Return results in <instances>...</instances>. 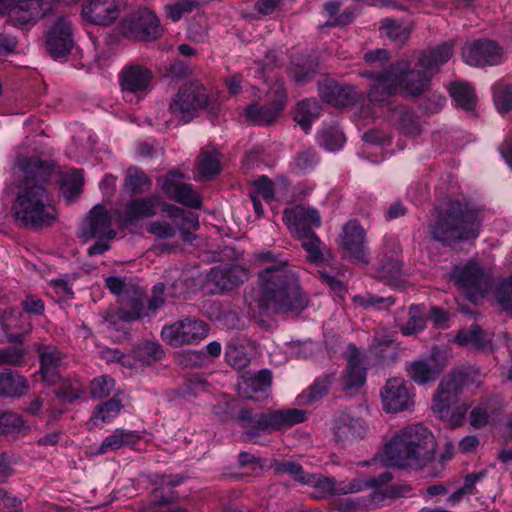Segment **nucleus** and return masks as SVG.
<instances>
[{"instance_id": "nucleus-1", "label": "nucleus", "mask_w": 512, "mask_h": 512, "mask_svg": "<svg viewBox=\"0 0 512 512\" xmlns=\"http://www.w3.org/2000/svg\"><path fill=\"white\" fill-rule=\"evenodd\" d=\"M256 260L267 263L259 271L257 290L245 294L249 316L260 326H266L265 316L281 312H301L307 308L309 299L300 284L298 272L281 253L263 250Z\"/></svg>"}, {"instance_id": "nucleus-2", "label": "nucleus", "mask_w": 512, "mask_h": 512, "mask_svg": "<svg viewBox=\"0 0 512 512\" xmlns=\"http://www.w3.org/2000/svg\"><path fill=\"white\" fill-rule=\"evenodd\" d=\"M452 49V43H444L426 50L415 65L416 69H412L407 60H401L379 73L363 72L361 76L371 80L369 100L383 102L396 95L399 90L411 96L424 93L429 87L431 77L452 56Z\"/></svg>"}, {"instance_id": "nucleus-3", "label": "nucleus", "mask_w": 512, "mask_h": 512, "mask_svg": "<svg viewBox=\"0 0 512 512\" xmlns=\"http://www.w3.org/2000/svg\"><path fill=\"white\" fill-rule=\"evenodd\" d=\"M23 187L12 204V212L24 227L42 228L52 225L57 216L55 206L42 183L51 173V165L36 157L21 163Z\"/></svg>"}, {"instance_id": "nucleus-4", "label": "nucleus", "mask_w": 512, "mask_h": 512, "mask_svg": "<svg viewBox=\"0 0 512 512\" xmlns=\"http://www.w3.org/2000/svg\"><path fill=\"white\" fill-rule=\"evenodd\" d=\"M436 441L434 435L422 424H413L399 430L384 448L388 465L422 469L434 458Z\"/></svg>"}, {"instance_id": "nucleus-5", "label": "nucleus", "mask_w": 512, "mask_h": 512, "mask_svg": "<svg viewBox=\"0 0 512 512\" xmlns=\"http://www.w3.org/2000/svg\"><path fill=\"white\" fill-rule=\"evenodd\" d=\"M482 213L463 207L458 201H448L438 208L437 216L429 224L431 236L444 245L478 237Z\"/></svg>"}, {"instance_id": "nucleus-6", "label": "nucleus", "mask_w": 512, "mask_h": 512, "mask_svg": "<svg viewBox=\"0 0 512 512\" xmlns=\"http://www.w3.org/2000/svg\"><path fill=\"white\" fill-rule=\"evenodd\" d=\"M305 419L306 412L297 408L266 412L241 409L237 417L239 425L244 429L242 439L255 444L260 443L259 439L262 435L289 428L304 422Z\"/></svg>"}, {"instance_id": "nucleus-7", "label": "nucleus", "mask_w": 512, "mask_h": 512, "mask_svg": "<svg viewBox=\"0 0 512 512\" xmlns=\"http://www.w3.org/2000/svg\"><path fill=\"white\" fill-rule=\"evenodd\" d=\"M164 291L165 286L163 283H158L153 287L152 297L148 301L147 309H145L143 302V292L139 288L137 296L132 297L129 303L122 304V308L119 309L116 313L110 316L109 323L111 325H116L117 323H129L131 321L138 320L145 316H151L160 309L165 300H164Z\"/></svg>"}, {"instance_id": "nucleus-8", "label": "nucleus", "mask_w": 512, "mask_h": 512, "mask_svg": "<svg viewBox=\"0 0 512 512\" xmlns=\"http://www.w3.org/2000/svg\"><path fill=\"white\" fill-rule=\"evenodd\" d=\"M208 102L205 87L198 81L183 85L170 102V111L185 123L191 121Z\"/></svg>"}, {"instance_id": "nucleus-9", "label": "nucleus", "mask_w": 512, "mask_h": 512, "mask_svg": "<svg viewBox=\"0 0 512 512\" xmlns=\"http://www.w3.org/2000/svg\"><path fill=\"white\" fill-rule=\"evenodd\" d=\"M120 31L132 39L154 40L162 35L163 29L154 12L141 8L122 20Z\"/></svg>"}, {"instance_id": "nucleus-10", "label": "nucleus", "mask_w": 512, "mask_h": 512, "mask_svg": "<svg viewBox=\"0 0 512 512\" xmlns=\"http://www.w3.org/2000/svg\"><path fill=\"white\" fill-rule=\"evenodd\" d=\"M118 215L117 210H108L100 204L94 206L80 227L79 237L84 240L115 238L117 233L113 227V221L118 218Z\"/></svg>"}, {"instance_id": "nucleus-11", "label": "nucleus", "mask_w": 512, "mask_h": 512, "mask_svg": "<svg viewBox=\"0 0 512 512\" xmlns=\"http://www.w3.org/2000/svg\"><path fill=\"white\" fill-rule=\"evenodd\" d=\"M467 379L468 375L460 371L442 378L432 400V410L440 418L448 416L451 406L458 401L459 395L463 392Z\"/></svg>"}, {"instance_id": "nucleus-12", "label": "nucleus", "mask_w": 512, "mask_h": 512, "mask_svg": "<svg viewBox=\"0 0 512 512\" xmlns=\"http://www.w3.org/2000/svg\"><path fill=\"white\" fill-rule=\"evenodd\" d=\"M208 331V325L204 321L187 318L164 326L161 337L167 344L179 347L205 338Z\"/></svg>"}, {"instance_id": "nucleus-13", "label": "nucleus", "mask_w": 512, "mask_h": 512, "mask_svg": "<svg viewBox=\"0 0 512 512\" xmlns=\"http://www.w3.org/2000/svg\"><path fill=\"white\" fill-rule=\"evenodd\" d=\"M451 279L470 300L482 297L489 285V278L484 274L482 268L474 262L454 266Z\"/></svg>"}, {"instance_id": "nucleus-14", "label": "nucleus", "mask_w": 512, "mask_h": 512, "mask_svg": "<svg viewBox=\"0 0 512 512\" xmlns=\"http://www.w3.org/2000/svg\"><path fill=\"white\" fill-rule=\"evenodd\" d=\"M303 484L310 485L315 489L313 493L316 498H325L329 496H342L363 491L364 483L359 479H353L349 482L336 481L334 478L326 477L322 474H307L303 478Z\"/></svg>"}, {"instance_id": "nucleus-15", "label": "nucleus", "mask_w": 512, "mask_h": 512, "mask_svg": "<svg viewBox=\"0 0 512 512\" xmlns=\"http://www.w3.org/2000/svg\"><path fill=\"white\" fill-rule=\"evenodd\" d=\"M466 64L475 67L498 65L503 60L502 48L494 41L481 39L466 43L462 49Z\"/></svg>"}, {"instance_id": "nucleus-16", "label": "nucleus", "mask_w": 512, "mask_h": 512, "mask_svg": "<svg viewBox=\"0 0 512 512\" xmlns=\"http://www.w3.org/2000/svg\"><path fill=\"white\" fill-rule=\"evenodd\" d=\"M446 365V360L438 348H433L427 357L409 362L406 365L408 376L418 385L434 381Z\"/></svg>"}, {"instance_id": "nucleus-17", "label": "nucleus", "mask_w": 512, "mask_h": 512, "mask_svg": "<svg viewBox=\"0 0 512 512\" xmlns=\"http://www.w3.org/2000/svg\"><path fill=\"white\" fill-rule=\"evenodd\" d=\"M365 242V230L357 221L351 220L343 227L341 245L345 257L351 262L364 265L368 264L369 252Z\"/></svg>"}, {"instance_id": "nucleus-18", "label": "nucleus", "mask_w": 512, "mask_h": 512, "mask_svg": "<svg viewBox=\"0 0 512 512\" xmlns=\"http://www.w3.org/2000/svg\"><path fill=\"white\" fill-rule=\"evenodd\" d=\"M161 189L170 199L184 206L201 208L202 200L199 194L194 191L192 185L183 182V174L178 171H171L163 177Z\"/></svg>"}, {"instance_id": "nucleus-19", "label": "nucleus", "mask_w": 512, "mask_h": 512, "mask_svg": "<svg viewBox=\"0 0 512 512\" xmlns=\"http://www.w3.org/2000/svg\"><path fill=\"white\" fill-rule=\"evenodd\" d=\"M283 221L289 231L298 238L306 236L307 234L314 232V228L320 227L321 216L314 208L297 205L285 209Z\"/></svg>"}, {"instance_id": "nucleus-20", "label": "nucleus", "mask_w": 512, "mask_h": 512, "mask_svg": "<svg viewBox=\"0 0 512 512\" xmlns=\"http://www.w3.org/2000/svg\"><path fill=\"white\" fill-rule=\"evenodd\" d=\"M383 409L388 413L408 410L413 406V394L402 378L389 379L381 390Z\"/></svg>"}, {"instance_id": "nucleus-21", "label": "nucleus", "mask_w": 512, "mask_h": 512, "mask_svg": "<svg viewBox=\"0 0 512 512\" xmlns=\"http://www.w3.org/2000/svg\"><path fill=\"white\" fill-rule=\"evenodd\" d=\"M272 376L268 370L245 372L237 383L239 396L243 399L262 401L269 396Z\"/></svg>"}, {"instance_id": "nucleus-22", "label": "nucleus", "mask_w": 512, "mask_h": 512, "mask_svg": "<svg viewBox=\"0 0 512 512\" xmlns=\"http://www.w3.org/2000/svg\"><path fill=\"white\" fill-rule=\"evenodd\" d=\"M0 326L4 339L9 343H21L32 331V323L27 315L16 309H7L0 316Z\"/></svg>"}, {"instance_id": "nucleus-23", "label": "nucleus", "mask_w": 512, "mask_h": 512, "mask_svg": "<svg viewBox=\"0 0 512 512\" xmlns=\"http://www.w3.org/2000/svg\"><path fill=\"white\" fill-rule=\"evenodd\" d=\"M321 99L335 107H344L363 99V93L354 85H341L327 80L319 86Z\"/></svg>"}, {"instance_id": "nucleus-24", "label": "nucleus", "mask_w": 512, "mask_h": 512, "mask_svg": "<svg viewBox=\"0 0 512 512\" xmlns=\"http://www.w3.org/2000/svg\"><path fill=\"white\" fill-rule=\"evenodd\" d=\"M153 78L150 69L145 66L132 64L123 68L120 73V86L125 97L145 93Z\"/></svg>"}, {"instance_id": "nucleus-25", "label": "nucleus", "mask_w": 512, "mask_h": 512, "mask_svg": "<svg viewBox=\"0 0 512 512\" xmlns=\"http://www.w3.org/2000/svg\"><path fill=\"white\" fill-rule=\"evenodd\" d=\"M118 0H88L82 7L84 18L96 25H109L119 16Z\"/></svg>"}, {"instance_id": "nucleus-26", "label": "nucleus", "mask_w": 512, "mask_h": 512, "mask_svg": "<svg viewBox=\"0 0 512 512\" xmlns=\"http://www.w3.org/2000/svg\"><path fill=\"white\" fill-rule=\"evenodd\" d=\"M160 205L161 198L158 195L136 198L125 206L123 212H119L118 219L124 225L133 224L140 219L156 215Z\"/></svg>"}, {"instance_id": "nucleus-27", "label": "nucleus", "mask_w": 512, "mask_h": 512, "mask_svg": "<svg viewBox=\"0 0 512 512\" xmlns=\"http://www.w3.org/2000/svg\"><path fill=\"white\" fill-rule=\"evenodd\" d=\"M276 99L267 105L252 104L246 108L247 118L256 125L271 124L283 110L286 102V93L281 85L275 89Z\"/></svg>"}, {"instance_id": "nucleus-28", "label": "nucleus", "mask_w": 512, "mask_h": 512, "mask_svg": "<svg viewBox=\"0 0 512 512\" xmlns=\"http://www.w3.org/2000/svg\"><path fill=\"white\" fill-rule=\"evenodd\" d=\"M71 23L66 18H60L50 29L46 46L53 58L66 56L72 48Z\"/></svg>"}, {"instance_id": "nucleus-29", "label": "nucleus", "mask_w": 512, "mask_h": 512, "mask_svg": "<svg viewBox=\"0 0 512 512\" xmlns=\"http://www.w3.org/2000/svg\"><path fill=\"white\" fill-rule=\"evenodd\" d=\"M347 369L344 379V388L352 389L364 384L366 380V356L353 344L347 348Z\"/></svg>"}, {"instance_id": "nucleus-30", "label": "nucleus", "mask_w": 512, "mask_h": 512, "mask_svg": "<svg viewBox=\"0 0 512 512\" xmlns=\"http://www.w3.org/2000/svg\"><path fill=\"white\" fill-rule=\"evenodd\" d=\"M40 357V372L42 378L47 384L54 385L61 380L58 367L61 363L62 355L53 345H42L38 348Z\"/></svg>"}, {"instance_id": "nucleus-31", "label": "nucleus", "mask_w": 512, "mask_h": 512, "mask_svg": "<svg viewBox=\"0 0 512 512\" xmlns=\"http://www.w3.org/2000/svg\"><path fill=\"white\" fill-rule=\"evenodd\" d=\"M29 391L27 379L16 371L0 372V398H19Z\"/></svg>"}, {"instance_id": "nucleus-32", "label": "nucleus", "mask_w": 512, "mask_h": 512, "mask_svg": "<svg viewBox=\"0 0 512 512\" xmlns=\"http://www.w3.org/2000/svg\"><path fill=\"white\" fill-rule=\"evenodd\" d=\"M333 431L338 441H345L362 436L364 427L360 419L342 413L335 419Z\"/></svg>"}, {"instance_id": "nucleus-33", "label": "nucleus", "mask_w": 512, "mask_h": 512, "mask_svg": "<svg viewBox=\"0 0 512 512\" xmlns=\"http://www.w3.org/2000/svg\"><path fill=\"white\" fill-rule=\"evenodd\" d=\"M384 501V494L373 490L369 496L349 497L342 500L336 507L339 512H357L363 509H372Z\"/></svg>"}, {"instance_id": "nucleus-34", "label": "nucleus", "mask_w": 512, "mask_h": 512, "mask_svg": "<svg viewBox=\"0 0 512 512\" xmlns=\"http://www.w3.org/2000/svg\"><path fill=\"white\" fill-rule=\"evenodd\" d=\"M320 112L321 106L316 100L305 99L297 104L294 119L308 133L311 123L319 117Z\"/></svg>"}, {"instance_id": "nucleus-35", "label": "nucleus", "mask_w": 512, "mask_h": 512, "mask_svg": "<svg viewBox=\"0 0 512 512\" xmlns=\"http://www.w3.org/2000/svg\"><path fill=\"white\" fill-rule=\"evenodd\" d=\"M106 287L109 291L118 296L122 304H127L132 297H136L139 287L133 284L131 281H127L126 278L118 276H109L105 279ZM122 306L120 307V309Z\"/></svg>"}, {"instance_id": "nucleus-36", "label": "nucleus", "mask_w": 512, "mask_h": 512, "mask_svg": "<svg viewBox=\"0 0 512 512\" xmlns=\"http://www.w3.org/2000/svg\"><path fill=\"white\" fill-rule=\"evenodd\" d=\"M450 95L456 104L464 110H473L477 98L474 89L466 82L456 81L450 85Z\"/></svg>"}, {"instance_id": "nucleus-37", "label": "nucleus", "mask_w": 512, "mask_h": 512, "mask_svg": "<svg viewBox=\"0 0 512 512\" xmlns=\"http://www.w3.org/2000/svg\"><path fill=\"white\" fill-rule=\"evenodd\" d=\"M395 125L407 136H418L422 132L420 119L414 112L405 108H400L395 112Z\"/></svg>"}, {"instance_id": "nucleus-38", "label": "nucleus", "mask_w": 512, "mask_h": 512, "mask_svg": "<svg viewBox=\"0 0 512 512\" xmlns=\"http://www.w3.org/2000/svg\"><path fill=\"white\" fill-rule=\"evenodd\" d=\"M198 169L204 179L219 174L221 170L219 153L214 149H203L198 157Z\"/></svg>"}, {"instance_id": "nucleus-39", "label": "nucleus", "mask_w": 512, "mask_h": 512, "mask_svg": "<svg viewBox=\"0 0 512 512\" xmlns=\"http://www.w3.org/2000/svg\"><path fill=\"white\" fill-rule=\"evenodd\" d=\"M346 139L343 131L338 125L325 126L318 134L320 146L328 151H337L341 149Z\"/></svg>"}, {"instance_id": "nucleus-40", "label": "nucleus", "mask_w": 512, "mask_h": 512, "mask_svg": "<svg viewBox=\"0 0 512 512\" xmlns=\"http://www.w3.org/2000/svg\"><path fill=\"white\" fill-rule=\"evenodd\" d=\"M164 210L167 211L168 216L174 221L177 229H192L199 228L198 215L193 212H185L183 209L175 205H164Z\"/></svg>"}, {"instance_id": "nucleus-41", "label": "nucleus", "mask_w": 512, "mask_h": 512, "mask_svg": "<svg viewBox=\"0 0 512 512\" xmlns=\"http://www.w3.org/2000/svg\"><path fill=\"white\" fill-rule=\"evenodd\" d=\"M455 340L459 345L469 346L475 349L484 347L489 341L478 325H471L469 329L459 331Z\"/></svg>"}, {"instance_id": "nucleus-42", "label": "nucleus", "mask_w": 512, "mask_h": 512, "mask_svg": "<svg viewBox=\"0 0 512 512\" xmlns=\"http://www.w3.org/2000/svg\"><path fill=\"white\" fill-rule=\"evenodd\" d=\"M135 437L134 432L116 429L102 441L99 449L100 453L117 450L124 445H129L134 442Z\"/></svg>"}, {"instance_id": "nucleus-43", "label": "nucleus", "mask_w": 512, "mask_h": 512, "mask_svg": "<svg viewBox=\"0 0 512 512\" xmlns=\"http://www.w3.org/2000/svg\"><path fill=\"white\" fill-rule=\"evenodd\" d=\"M380 29L387 38L397 44H403L409 38L411 31L408 25L388 18L382 21Z\"/></svg>"}, {"instance_id": "nucleus-44", "label": "nucleus", "mask_w": 512, "mask_h": 512, "mask_svg": "<svg viewBox=\"0 0 512 512\" xmlns=\"http://www.w3.org/2000/svg\"><path fill=\"white\" fill-rule=\"evenodd\" d=\"M197 6V0H172L165 5L164 12L168 19L173 22H178L184 15L191 13Z\"/></svg>"}, {"instance_id": "nucleus-45", "label": "nucleus", "mask_w": 512, "mask_h": 512, "mask_svg": "<svg viewBox=\"0 0 512 512\" xmlns=\"http://www.w3.org/2000/svg\"><path fill=\"white\" fill-rule=\"evenodd\" d=\"M82 186L83 176L81 172L72 170L64 177L61 184V192L68 201H72L80 194Z\"/></svg>"}, {"instance_id": "nucleus-46", "label": "nucleus", "mask_w": 512, "mask_h": 512, "mask_svg": "<svg viewBox=\"0 0 512 512\" xmlns=\"http://www.w3.org/2000/svg\"><path fill=\"white\" fill-rule=\"evenodd\" d=\"M493 100L496 109L501 113H508L512 110V86L497 83L493 86Z\"/></svg>"}, {"instance_id": "nucleus-47", "label": "nucleus", "mask_w": 512, "mask_h": 512, "mask_svg": "<svg viewBox=\"0 0 512 512\" xmlns=\"http://www.w3.org/2000/svg\"><path fill=\"white\" fill-rule=\"evenodd\" d=\"M121 409L122 404L120 400L112 398L102 404H99L96 407L91 420L94 422V424H97L98 420H101L104 423L109 422L120 413Z\"/></svg>"}, {"instance_id": "nucleus-48", "label": "nucleus", "mask_w": 512, "mask_h": 512, "mask_svg": "<svg viewBox=\"0 0 512 512\" xmlns=\"http://www.w3.org/2000/svg\"><path fill=\"white\" fill-rule=\"evenodd\" d=\"M151 181L146 174L137 169L129 168L125 179V187L132 193H140L150 188Z\"/></svg>"}, {"instance_id": "nucleus-49", "label": "nucleus", "mask_w": 512, "mask_h": 512, "mask_svg": "<svg viewBox=\"0 0 512 512\" xmlns=\"http://www.w3.org/2000/svg\"><path fill=\"white\" fill-rule=\"evenodd\" d=\"M298 239L301 240V246L307 252L310 262L319 264L323 261L324 256L321 250V241L315 232L298 237Z\"/></svg>"}, {"instance_id": "nucleus-50", "label": "nucleus", "mask_w": 512, "mask_h": 512, "mask_svg": "<svg viewBox=\"0 0 512 512\" xmlns=\"http://www.w3.org/2000/svg\"><path fill=\"white\" fill-rule=\"evenodd\" d=\"M330 382V376L317 379L314 384L309 387L308 391L301 396L303 403L314 404L319 401L328 393Z\"/></svg>"}, {"instance_id": "nucleus-51", "label": "nucleus", "mask_w": 512, "mask_h": 512, "mask_svg": "<svg viewBox=\"0 0 512 512\" xmlns=\"http://www.w3.org/2000/svg\"><path fill=\"white\" fill-rule=\"evenodd\" d=\"M226 274V265L215 266L210 269V271L207 274V284H212L214 286L209 289L211 293H219L230 287L229 280Z\"/></svg>"}, {"instance_id": "nucleus-52", "label": "nucleus", "mask_w": 512, "mask_h": 512, "mask_svg": "<svg viewBox=\"0 0 512 512\" xmlns=\"http://www.w3.org/2000/svg\"><path fill=\"white\" fill-rule=\"evenodd\" d=\"M425 328V319L417 306H411L409 309L408 321L400 327V331L405 336L415 335Z\"/></svg>"}, {"instance_id": "nucleus-53", "label": "nucleus", "mask_w": 512, "mask_h": 512, "mask_svg": "<svg viewBox=\"0 0 512 512\" xmlns=\"http://www.w3.org/2000/svg\"><path fill=\"white\" fill-rule=\"evenodd\" d=\"M272 468L275 473L279 475L288 474L301 483H303V478L308 474L303 471L300 464L289 460H276L272 463Z\"/></svg>"}, {"instance_id": "nucleus-54", "label": "nucleus", "mask_w": 512, "mask_h": 512, "mask_svg": "<svg viewBox=\"0 0 512 512\" xmlns=\"http://www.w3.org/2000/svg\"><path fill=\"white\" fill-rule=\"evenodd\" d=\"M82 392L83 385L79 380L65 379L62 380L61 387L56 391V395L58 398L71 403L77 400Z\"/></svg>"}, {"instance_id": "nucleus-55", "label": "nucleus", "mask_w": 512, "mask_h": 512, "mask_svg": "<svg viewBox=\"0 0 512 512\" xmlns=\"http://www.w3.org/2000/svg\"><path fill=\"white\" fill-rule=\"evenodd\" d=\"M26 429L23 418L13 412H0V434L20 432Z\"/></svg>"}, {"instance_id": "nucleus-56", "label": "nucleus", "mask_w": 512, "mask_h": 512, "mask_svg": "<svg viewBox=\"0 0 512 512\" xmlns=\"http://www.w3.org/2000/svg\"><path fill=\"white\" fill-rule=\"evenodd\" d=\"M147 232L160 239H171L177 234V226L174 221L165 220L152 221L147 225Z\"/></svg>"}, {"instance_id": "nucleus-57", "label": "nucleus", "mask_w": 512, "mask_h": 512, "mask_svg": "<svg viewBox=\"0 0 512 512\" xmlns=\"http://www.w3.org/2000/svg\"><path fill=\"white\" fill-rule=\"evenodd\" d=\"M115 386V382L112 378L108 376H99L96 377L90 386V393L92 398L101 399L108 397Z\"/></svg>"}, {"instance_id": "nucleus-58", "label": "nucleus", "mask_w": 512, "mask_h": 512, "mask_svg": "<svg viewBox=\"0 0 512 512\" xmlns=\"http://www.w3.org/2000/svg\"><path fill=\"white\" fill-rule=\"evenodd\" d=\"M225 357L227 362L234 368L242 369L249 363V358L243 347L229 343L226 347Z\"/></svg>"}, {"instance_id": "nucleus-59", "label": "nucleus", "mask_w": 512, "mask_h": 512, "mask_svg": "<svg viewBox=\"0 0 512 512\" xmlns=\"http://www.w3.org/2000/svg\"><path fill=\"white\" fill-rule=\"evenodd\" d=\"M253 188L254 191L251 192V195H257L258 198L267 202L272 201L276 194L275 184L266 176H261L255 180L253 182Z\"/></svg>"}, {"instance_id": "nucleus-60", "label": "nucleus", "mask_w": 512, "mask_h": 512, "mask_svg": "<svg viewBox=\"0 0 512 512\" xmlns=\"http://www.w3.org/2000/svg\"><path fill=\"white\" fill-rule=\"evenodd\" d=\"M317 164L316 153L307 149L297 154L294 160V169L299 173H306L314 169Z\"/></svg>"}, {"instance_id": "nucleus-61", "label": "nucleus", "mask_w": 512, "mask_h": 512, "mask_svg": "<svg viewBox=\"0 0 512 512\" xmlns=\"http://www.w3.org/2000/svg\"><path fill=\"white\" fill-rule=\"evenodd\" d=\"M496 298L504 309L512 310V276L498 285Z\"/></svg>"}, {"instance_id": "nucleus-62", "label": "nucleus", "mask_w": 512, "mask_h": 512, "mask_svg": "<svg viewBox=\"0 0 512 512\" xmlns=\"http://www.w3.org/2000/svg\"><path fill=\"white\" fill-rule=\"evenodd\" d=\"M24 357V350L20 347H7L0 349V366H18Z\"/></svg>"}, {"instance_id": "nucleus-63", "label": "nucleus", "mask_w": 512, "mask_h": 512, "mask_svg": "<svg viewBox=\"0 0 512 512\" xmlns=\"http://www.w3.org/2000/svg\"><path fill=\"white\" fill-rule=\"evenodd\" d=\"M164 352L160 344L152 341L143 343L138 350V356L144 361L159 360L162 358Z\"/></svg>"}, {"instance_id": "nucleus-64", "label": "nucleus", "mask_w": 512, "mask_h": 512, "mask_svg": "<svg viewBox=\"0 0 512 512\" xmlns=\"http://www.w3.org/2000/svg\"><path fill=\"white\" fill-rule=\"evenodd\" d=\"M315 72V65L312 63H294L291 69V76L296 83H305Z\"/></svg>"}]
</instances>
